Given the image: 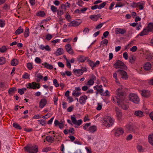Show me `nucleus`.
<instances>
[{
	"instance_id": "de8ad7c7",
	"label": "nucleus",
	"mask_w": 153,
	"mask_h": 153,
	"mask_svg": "<svg viewBox=\"0 0 153 153\" xmlns=\"http://www.w3.org/2000/svg\"><path fill=\"white\" fill-rule=\"evenodd\" d=\"M144 2L143 1L139 2V4H140L138 5L139 9L140 10H142L143 9L144 7L143 6V5H144Z\"/></svg>"
},
{
	"instance_id": "6e6552de",
	"label": "nucleus",
	"mask_w": 153,
	"mask_h": 153,
	"mask_svg": "<svg viewBox=\"0 0 153 153\" xmlns=\"http://www.w3.org/2000/svg\"><path fill=\"white\" fill-rule=\"evenodd\" d=\"M124 132L123 129L121 128H118L115 129L114 135L115 136L118 137L122 135Z\"/></svg>"
},
{
	"instance_id": "680f3d73",
	"label": "nucleus",
	"mask_w": 153,
	"mask_h": 153,
	"mask_svg": "<svg viewBox=\"0 0 153 153\" xmlns=\"http://www.w3.org/2000/svg\"><path fill=\"white\" fill-rule=\"evenodd\" d=\"M69 133H71L72 134H74V130L73 128H70L68 130Z\"/></svg>"
},
{
	"instance_id": "13d9d810",
	"label": "nucleus",
	"mask_w": 153,
	"mask_h": 153,
	"mask_svg": "<svg viewBox=\"0 0 153 153\" xmlns=\"http://www.w3.org/2000/svg\"><path fill=\"white\" fill-rule=\"evenodd\" d=\"M139 2L136 3L135 2H133L132 4H131V6L133 8L136 7H137Z\"/></svg>"
},
{
	"instance_id": "338daca9",
	"label": "nucleus",
	"mask_w": 153,
	"mask_h": 153,
	"mask_svg": "<svg viewBox=\"0 0 153 153\" xmlns=\"http://www.w3.org/2000/svg\"><path fill=\"white\" fill-rule=\"evenodd\" d=\"M123 57L126 59H128V53L126 52H125L123 54Z\"/></svg>"
},
{
	"instance_id": "79ce46f5",
	"label": "nucleus",
	"mask_w": 153,
	"mask_h": 153,
	"mask_svg": "<svg viewBox=\"0 0 153 153\" xmlns=\"http://www.w3.org/2000/svg\"><path fill=\"white\" fill-rule=\"evenodd\" d=\"M51 10L54 13L57 12L58 10L57 7L53 5H52L51 6Z\"/></svg>"
},
{
	"instance_id": "b1692460",
	"label": "nucleus",
	"mask_w": 153,
	"mask_h": 153,
	"mask_svg": "<svg viewBox=\"0 0 153 153\" xmlns=\"http://www.w3.org/2000/svg\"><path fill=\"white\" fill-rule=\"evenodd\" d=\"M97 128L96 126H90L88 129V131L90 132L93 133L97 131Z\"/></svg>"
},
{
	"instance_id": "9b49d317",
	"label": "nucleus",
	"mask_w": 153,
	"mask_h": 153,
	"mask_svg": "<svg viewBox=\"0 0 153 153\" xmlns=\"http://www.w3.org/2000/svg\"><path fill=\"white\" fill-rule=\"evenodd\" d=\"M115 33L116 34H123L126 32V29H121L120 28H118L116 29Z\"/></svg>"
},
{
	"instance_id": "09e8293b",
	"label": "nucleus",
	"mask_w": 153,
	"mask_h": 153,
	"mask_svg": "<svg viewBox=\"0 0 153 153\" xmlns=\"http://www.w3.org/2000/svg\"><path fill=\"white\" fill-rule=\"evenodd\" d=\"M137 149L139 152H143V150L142 148V147L141 145H138L137 146Z\"/></svg>"
},
{
	"instance_id": "8fccbe9b",
	"label": "nucleus",
	"mask_w": 153,
	"mask_h": 153,
	"mask_svg": "<svg viewBox=\"0 0 153 153\" xmlns=\"http://www.w3.org/2000/svg\"><path fill=\"white\" fill-rule=\"evenodd\" d=\"M71 119L72 120V123L74 124H76L77 120L75 117L71 116Z\"/></svg>"
},
{
	"instance_id": "49530a36",
	"label": "nucleus",
	"mask_w": 153,
	"mask_h": 153,
	"mask_svg": "<svg viewBox=\"0 0 153 153\" xmlns=\"http://www.w3.org/2000/svg\"><path fill=\"white\" fill-rule=\"evenodd\" d=\"M67 7L66 5L65 4H62L61 6L59 7V9L61 8L62 10H63L65 12L66 10V7Z\"/></svg>"
},
{
	"instance_id": "f257e3e1",
	"label": "nucleus",
	"mask_w": 153,
	"mask_h": 153,
	"mask_svg": "<svg viewBox=\"0 0 153 153\" xmlns=\"http://www.w3.org/2000/svg\"><path fill=\"white\" fill-rule=\"evenodd\" d=\"M25 150L29 153H36L38 151V148L37 146H26L24 147Z\"/></svg>"
},
{
	"instance_id": "f8f14e48",
	"label": "nucleus",
	"mask_w": 153,
	"mask_h": 153,
	"mask_svg": "<svg viewBox=\"0 0 153 153\" xmlns=\"http://www.w3.org/2000/svg\"><path fill=\"white\" fill-rule=\"evenodd\" d=\"M87 99V97L86 95H84L80 97L79 99V103L82 105L85 104Z\"/></svg>"
},
{
	"instance_id": "72a5a7b5",
	"label": "nucleus",
	"mask_w": 153,
	"mask_h": 153,
	"mask_svg": "<svg viewBox=\"0 0 153 153\" xmlns=\"http://www.w3.org/2000/svg\"><path fill=\"white\" fill-rule=\"evenodd\" d=\"M148 140L149 143L153 146V134L149 136Z\"/></svg>"
},
{
	"instance_id": "7c9ffc66",
	"label": "nucleus",
	"mask_w": 153,
	"mask_h": 153,
	"mask_svg": "<svg viewBox=\"0 0 153 153\" xmlns=\"http://www.w3.org/2000/svg\"><path fill=\"white\" fill-rule=\"evenodd\" d=\"M136 60L135 57L133 55L130 56L129 58V62L131 63H134Z\"/></svg>"
},
{
	"instance_id": "864d4df0",
	"label": "nucleus",
	"mask_w": 153,
	"mask_h": 153,
	"mask_svg": "<svg viewBox=\"0 0 153 153\" xmlns=\"http://www.w3.org/2000/svg\"><path fill=\"white\" fill-rule=\"evenodd\" d=\"M52 38V36L51 34H48L46 36V39L48 40H50Z\"/></svg>"
},
{
	"instance_id": "c85d7f7f",
	"label": "nucleus",
	"mask_w": 153,
	"mask_h": 153,
	"mask_svg": "<svg viewBox=\"0 0 153 153\" xmlns=\"http://www.w3.org/2000/svg\"><path fill=\"white\" fill-rule=\"evenodd\" d=\"M18 61L16 59H13L11 62V65L12 66H16L18 64Z\"/></svg>"
},
{
	"instance_id": "423d86ee",
	"label": "nucleus",
	"mask_w": 153,
	"mask_h": 153,
	"mask_svg": "<svg viewBox=\"0 0 153 153\" xmlns=\"http://www.w3.org/2000/svg\"><path fill=\"white\" fill-rule=\"evenodd\" d=\"M117 72L119 73L122 76L121 78L126 80L128 79V77L127 72L123 69H118Z\"/></svg>"
},
{
	"instance_id": "37998d69",
	"label": "nucleus",
	"mask_w": 153,
	"mask_h": 153,
	"mask_svg": "<svg viewBox=\"0 0 153 153\" xmlns=\"http://www.w3.org/2000/svg\"><path fill=\"white\" fill-rule=\"evenodd\" d=\"M53 83L54 85L56 87H58L59 85V84L57 80L56 79H54L53 80Z\"/></svg>"
},
{
	"instance_id": "4d7b16f0",
	"label": "nucleus",
	"mask_w": 153,
	"mask_h": 153,
	"mask_svg": "<svg viewBox=\"0 0 153 153\" xmlns=\"http://www.w3.org/2000/svg\"><path fill=\"white\" fill-rule=\"evenodd\" d=\"M5 25V21L0 19V27H3Z\"/></svg>"
},
{
	"instance_id": "dca6fc26",
	"label": "nucleus",
	"mask_w": 153,
	"mask_h": 153,
	"mask_svg": "<svg viewBox=\"0 0 153 153\" xmlns=\"http://www.w3.org/2000/svg\"><path fill=\"white\" fill-rule=\"evenodd\" d=\"M134 115L139 118L141 117L144 116L143 112L140 110L135 111L134 113Z\"/></svg>"
},
{
	"instance_id": "c9c22d12",
	"label": "nucleus",
	"mask_w": 153,
	"mask_h": 153,
	"mask_svg": "<svg viewBox=\"0 0 153 153\" xmlns=\"http://www.w3.org/2000/svg\"><path fill=\"white\" fill-rule=\"evenodd\" d=\"M13 126L15 128L19 129H21L22 128L21 126L18 124L17 123H13Z\"/></svg>"
},
{
	"instance_id": "a19ab883",
	"label": "nucleus",
	"mask_w": 153,
	"mask_h": 153,
	"mask_svg": "<svg viewBox=\"0 0 153 153\" xmlns=\"http://www.w3.org/2000/svg\"><path fill=\"white\" fill-rule=\"evenodd\" d=\"M87 62H88V64L89 65L92 67V70L94 69V62L92 61H91L89 59H88L87 60Z\"/></svg>"
},
{
	"instance_id": "052dcab7",
	"label": "nucleus",
	"mask_w": 153,
	"mask_h": 153,
	"mask_svg": "<svg viewBox=\"0 0 153 153\" xmlns=\"http://www.w3.org/2000/svg\"><path fill=\"white\" fill-rule=\"evenodd\" d=\"M46 140L48 142H51L52 137L50 136H48L46 137Z\"/></svg>"
},
{
	"instance_id": "6e6d98bb",
	"label": "nucleus",
	"mask_w": 153,
	"mask_h": 153,
	"mask_svg": "<svg viewBox=\"0 0 153 153\" xmlns=\"http://www.w3.org/2000/svg\"><path fill=\"white\" fill-rule=\"evenodd\" d=\"M91 124V123L85 124V125L83 127V129L85 130L86 129L88 128V127L90 126Z\"/></svg>"
},
{
	"instance_id": "58836bf2",
	"label": "nucleus",
	"mask_w": 153,
	"mask_h": 153,
	"mask_svg": "<svg viewBox=\"0 0 153 153\" xmlns=\"http://www.w3.org/2000/svg\"><path fill=\"white\" fill-rule=\"evenodd\" d=\"M57 14L58 16H61V15L64 14L65 11L63 10H57Z\"/></svg>"
},
{
	"instance_id": "9d476101",
	"label": "nucleus",
	"mask_w": 153,
	"mask_h": 153,
	"mask_svg": "<svg viewBox=\"0 0 153 153\" xmlns=\"http://www.w3.org/2000/svg\"><path fill=\"white\" fill-rule=\"evenodd\" d=\"M115 111L116 112V115L118 120H120L121 119L122 114L120 110L117 107L115 108Z\"/></svg>"
},
{
	"instance_id": "393cba45",
	"label": "nucleus",
	"mask_w": 153,
	"mask_h": 153,
	"mask_svg": "<svg viewBox=\"0 0 153 153\" xmlns=\"http://www.w3.org/2000/svg\"><path fill=\"white\" fill-rule=\"evenodd\" d=\"M17 91V89L16 87H13L10 88L8 91L9 94L12 95L14 94L15 92Z\"/></svg>"
},
{
	"instance_id": "603ef678",
	"label": "nucleus",
	"mask_w": 153,
	"mask_h": 153,
	"mask_svg": "<svg viewBox=\"0 0 153 153\" xmlns=\"http://www.w3.org/2000/svg\"><path fill=\"white\" fill-rule=\"evenodd\" d=\"M35 61L36 63L40 64L41 63L42 60L39 58L37 57L35 58Z\"/></svg>"
},
{
	"instance_id": "7ed1b4c3",
	"label": "nucleus",
	"mask_w": 153,
	"mask_h": 153,
	"mask_svg": "<svg viewBox=\"0 0 153 153\" xmlns=\"http://www.w3.org/2000/svg\"><path fill=\"white\" fill-rule=\"evenodd\" d=\"M129 100L130 101L137 104L139 103L140 101L138 96L134 93H131L129 94Z\"/></svg>"
},
{
	"instance_id": "ddd939ff",
	"label": "nucleus",
	"mask_w": 153,
	"mask_h": 153,
	"mask_svg": "<svg viewBox=\"0 0 153 153\" xmlns=\"http://www.w3.org/2000/svg\"><path fill=\"white\" fill-rule=\"evenodd\" d=\"M47 102V100L43 98L41 100L39 103V107L41 108H43L46 104Z\"/></svg>"
},
{
	"instance_id": "0e129e2a",
	"label": "nucleus",
	"mask_w": 153,
	"mask_h": 153,
	"mask_svg": "<svg viewBox=\"0 0 153 153\" xmlns=\"http://www.w3.org/2000/svg\"><path fill=\"white\" fill-rule=\"evenodd\" d=\"M137 47L136 46H134L130 49V50L132 52H135L137 50Z\"/></svg>"
},
{
	"instance_id": "e433bc0d",
	"label": "nucleus",
	"mask_w": 153,
	"mask_h": 153,
	"mask_svg": "<svg viewBox=\"0 0 153 153\" xmlns=\"http://www.w3.org/2000/svg\"><path fill=\"white\" fill-rule=\"evenodd\" d=\"M7 50V48H6L5 46H3L0 48V52L1 53H4Z\"/></svg>"
},
{
	"instance_id": "774afa93",
	"label": "nucleus",
	"mask_w": 153,
	"mask_h": 153,
	"mask_svg": "<svg viewBox=\"0 0 153 153\" xmlns=\"http://www.w3.org/2000/svg\"><path fill=\"white\" fill-rule=\"evenodd\" d=\"M84 2L81 0H79L78 1V2L77 3V4L80 6L82 7V4H84Z\"/></svg>"
},
{
	"instance_id": "e2e57ef3",
	"label": "nucleus",
	"mask_w": 153,
	"mask_h": 153,
	"mask_svg": "<svg viewBox=\"0 0 153 153\" xmlns=\"http://www.w3.org/2000/svg\"><path fill=\"white\" fill-rule=\"evenodd\" d=\"M22 78L25 79H29V75L27 73H26L23 75Z\"/></svg>"
},
{
	"instance_id": "69168bd1",
	"label": "nucleus",
	"mask_w": 153,
	"mask_h": 153,
	"mask_svg": "<svg viewBox=\"0 0 153 153\" xmlns=\"http://www.w3.org/2000/svg\"><path fill=\"white\" fill-rule=\"evenodd\" d=\"M74 109V106L73 105L69 107L67 109V111L68 112H71Z\"/></svg>"
},
{
	"instance_id": "c756f323",
	"label": "nucleus",
	"mask_w": 153,
	"mask_h": 153,
	"mask_svg": "<svg viewBox=\"0 0 153 153\" xmlns=\"http://www.w3.org/2000/svg\"><path fill=\"white\" fill-rule=\"evenodd\" d=\"M23 30L22 28L20 26L18 29L16 30L15 33L16 35H19L23 32Z\"/></svg>"
},
{
	"instance_id": "f3484780",
	"label": "nucleus",
	"mask_w": 153,
	"mask_h": 153,
	"mask_svg": "<svg viewBox=\"0 0 153 153\" xmlns=\"http://www.w3.org/2000/svg\"><path fill=\"white\" fill-rule=\"evenodd\" d=\"M141 94L142 96L146 98L148 97L150 95V92L149 91L145 90H142Z\"/></svg>"
},
{
	"instance_id": "2eb2a0df",
	"label": "nucleus",
	"mask_w": 153,
	"mask_h": 153,
	"mask_svg": "<svg viewBox=\"0 0 153 153\" xmlns=\"http://www.w3.org/2000/svg\"><path fill=\"white\" fill-rule=\"evenodd\" d=\"M101 16L100 14L97 15H92L90 16V18L93 20L94 21H96L98 20L99 18Z\"/></svg>"
},
{
	"instance_id": "a18cd8bd",
	"label": "nucleus",
	"mask_w": 153,
	"mask_h": 153,
	"mask_svg": "<svg viewBox=\"0 0 153 153\" xmlns=\"http://www.w3.org/2000/svg\"><path fill=\"white\" fill-rule=\"evenodd\" d=\"M106 22H102V23H100V24H99V25H98L96 27L95 29H99V28H101L102 27V26L104 24H105Z\"/></svg>"
},
{
	"instance_id": "473e14b6",
	"label": "nucleus",
	"mask_w": 153,
	"mask_h": 153,
	"mask_svg": "<svg viewBox=\"0 0 153 153\" xmlns=\"http://www.w3.org/2000/svg\"><path fill=\"white\" fill-rule=\"evenodd\" d=\"M36 15L38 16L44 17L45 16V13L44 11H40L37 13Z\"/></svg>"
},
{
	"instance_id": "a211bd4d",
	"label": "nucleus",
	"mask_w": 153,
	"mask_h": 153,
	"mask_svg": "<svg viewBox=\"0 0 153 153\" xmlns=\"http://www.w3.org/2000/svg\"><path fill=\"white\" fill-rule=\"evenodd\" d=\"M149 31L148 28H147V27H146L143 30V31L141 32L138 35L142 36L145 35H146L149 33Z\"/></svg>"
},
{
	"instance_id": "0eeeda50",
	"label": "nucleus",
	"mask_w": 153,
	"mask_h": 153,
	"mask_svg": "<svg viewBox=\"0 0 153 153\" xmlns=\"http://www.w3.org/2000/svg\"><path fill=\"white\" fill-rule=\"evenodd\" d=\"M123 101L124 100L120 99L117 101V102L118 105L120 106L123 109L127 110L128 108V106L124 104Z\"/></svg>"
},
{
	"instance_id": "2f4dec72",
	"label": "nucleus",
	"mask_w": 153,
	"mask_h": 153,
	"mask_svg": "<svg viewBox=\"0 0 153 153\" xmlns=\"http://www.w3.org/2000/svg\"><path fill=\"white\" fill-rule=\"evenodd\" d=\"M29 29L28 27H26L25 28L24 32V35L25 38H27L29 36Z\"/></svg>"
},
{
	"instance_id": "5fc2aeb1",
	"label": "nucleus",
	"mask_w": 153,
	"mask_h": 153,
	"mask_svg": "<svg viewBox=\"0 0 153 153\" xmlns=\"http://www.w3.org/2000/svg\"><path fill=\"white\" fill-rule=\"evenodd\" d=\"M94 83V81L91 80V79H90L87 82V85H89L90 86L92 85H93Z\"/></svg>"
},
{
	"instance_id": "f03ea898",
	"label": "nucleus",
	"mask_w": 153,
	"mask_h": 153,
	"mask_svg": "<svg viewBox=\"0 0 153 153\" xmlns=\"http://www.w3.org/2000/svg\"><path fill=\"white\" fill-rule=\"evenodd\" d=\"M114 66L116 69L120 68L123 70H126L127 68V66L124 63L120 60H117V62L114 64Z\"/></svg>"
},
{
	"instance_id": "4c0bfd02",
	"label": "nucleus",
	"mask_w": 153,
	"mask_h": 153,
	"mask_svg": "<svg viewBox=\"0 0 153 153\" xmlns=\"http://www.w3.org/2000/svg\"><path fill=\"white\" fill-rule=\"evenodd\" d=\"M38 121L40 122V124L42 126H45L46 123V122L43 119H41L40 120H38Z\"/></svg>"
},
{
	"instance_id": "6ab92c4d",
	"label": "nucleus",
	"mask_w": 153,
	"mask_h": 153,
	"mask_svg": "<svg viewBox=\"0 0 153 153\" xmlns=\"http://www.w3.org/2000/svg\"><path fill=\"white\" fill-rule=\"evenodd\" d=\"M152 67V65L149 62H147L145 64L143 67L144 69L146 71L150 70Z\"/></svg>"
},
{
	"instance_id": "c03bdc74",
	"label": "nucleus",
	"mask_w": 153,
	"mask_h": 153,
	"mask_svg": "<svg viewBox=\"0 0 153 153\" xmlns=\"http://www.w3.org/2000/svg\"><path fill=\"white\" fill-rule=\"evenodd\" d=\"M106 4V3L105 2H103L102 3L100 4L99 6H98V9H100L103 8Z\"/></svg>"
},
{
	"instance_id": "f704fd0d",
	"label": "nucleus",
	"mask_w": 153,
	"mask_h": 153,
	"mask_svg": "<svg viewBox=\"0 0 153 153\" xmlns=\"http://www.w3.org/2000/svg\"><path fill=\"white\" fill-rule=\"evenodd\" d=\"M6 62V59L4 57H0V65H2Z\"/></svg>"
},
{
	"instance_id": "1a4fd4ad",
	"label": "nucleus",
	"mask_w": 153,
	"mask_h": 153,
	"mask_svg": "<svg viewBox=\"0 0 153 153\" xmlns=\"http://www.w3.org/2000/svg\"><path fill=\"white\" fill-rule=\"evenodd\" d=\"M82 23V21L80 19L76 20L73 21L70 23L71 26L76 27L79 26Z\"/></svg>"
},
{
	"instance_id": "39448f33",
	"label": "nucleus",
	"mask_w": 153,
	"mask_h": 153,
	"mask_svg": "<svg viewBox=\"0 0 153 153\" xmlns=\"http://www.w3.org/2000/svg\"><path fill=\"white\" fill-rule=\"evenodd\" d=\"M40 87V84L39 83H36L35 82H33L31 83H29L27 88L29 89H35L39 88Z\"/></svg>"
},
{
	"instance_id": "3c124183",
	"label": "nucleus",
	"mask_w": 153,
	"mask_h": 153,
	"mask_svg": "<svg viewBox=\"0 0 153 153\" xmlns=\"http://www.w3.org/2000/svg\"><path fill=\"white\" fill-rule=\"evenodd\" d=\"M27 68L30 70H31L33 68L32 64L31 63H27Z\"/></svg>"
},
{
	"instance_id": "412c9836",
	"label": "nucleus",
	"mask_w": 153,
	"mask_h": 153,
	"mask_svg": "<svg viewBox=\"0 0 153 153\" xmlns=\"http://www.w3.org/2000/svg\"><path fill=\"white\" fill-rule=\"evenodd\" d=\"M64 53V50L62 48H59L57 49L54 54L56 56H58Z\"/></svg>"
},
{
	"instance_id": "ea45409f",
	"label": "nucleus",
	"mask_w": 153,
	"mask_h": 153,
	"mask_svg": "<svg viewBox=\"0 0 153 153\" xmlns=\"http://www.w3.org/2000/svg\"><path fill=\"white\" fill-rule=\"evenodd\" d=\"M81 93L77 92L76 93V91H74L72 93V95L74 96H76V97H78L79 95H81Z\"/></svg>"
},
{
	"instance_id": "4468645a",
	"label": "nucleus",
	"mask_w": 153,
	"mask_h": 153,
	"mask_svg": "<svg viewBox=\"0 0 153 153\" xmlns=\"http://www.w3.org/2000/svg\"><path fill=\"white\" fill-rule=\"evenodd\" d=\"M65 48L67 51L70 54H73L74 52L71 48V46L70 44H68L65 45Z\"/></svg>"
},
{
	"instance_id": "a878e982",
	"label": "nucleus",
	"mask_w": 153,
	"mask_h": 153,
	"mask_svg": "<svg viewBox=\"0 0 153 153\" xmlns=\"http://www.w3.org/2000/svg\"><path fill=\"white\" fill-rule=\"evenodd\" d=\"M73 71L75 74L76 75L80 76L82 75L83 74V72L82 71V70L74 69Z\"/></svg>"
},
{
	"instance_id": "cd10ccee",
	"label": "nucleus",
	"mask_w": 153,
	"mask_h": 153,
	"mask_svg": "<svg viewBox=\"0 0 153 153\" xmlns=\"http://www.w3.org/2000/svg\"><path fill=\"white\" fill-rule=\"evenodd\" d=\"M126 127L130 131L133 132L134 131V126L133 125H128L126 126Z\"/></svg>"
},
{
	"instance_id": "4be33fe9",
	"label": "nucleus",
	"mask_w": 153,
	"mask_h": 153,
	"mask_svg": "<svg viewBox=\"0 0 153 153\" xmlns=\"http://www.w3.org/2000/svg\"><path fill=\"white\" fill-rule=\"evenodd\" d=\"M42 65H44V68L49 69L50 70L52 69L53 68L52 65L49 64L46 62H45L44 63H42Z\"/></svg>"
},
{
	"instance_id": "bf43d9fd",
	"label": "nucleus",
	"mask_w": 153,
	"mask_h": 153,
	"mask_svg": "<svg viewBox=\"0 0 153 153\" xmlns=\"http://www.w3.org/2000/svg\"><path fill=\"white\" fill-rule=\"evenodd\" d=\"M113 76L114 78L115 79V81L117 83H119V81L118 80L117 77V74L116 73H114L113 74Z\"/></svg>"
},
{
	"instance_id": "20e7f679",
	"label": "nucleus",
	"mask_w": 153,
	"mask_h": 153,
	"mask_svg": "<svg viewBox=\"0 0 153 153\" xmlns=\"http://www.w3.org/2000/svg\"><path fill=\"white\" fill-rule=\"evenodd\" d=\"M104 121V125H105V126L108 127L112 126L114 122L113 119L109 117H108L106 118H105Z\"/></svg>"
},
{
	"instance_id": "5701e85b",
	"label": "nucleus",
	"mask_w": 153,
	"mask_h": 153,
	"mask_svg": "<svg viewBox=\"0 0 153 153\" xmlns=\"http://www.w3.org/2000/svg\"><path fill=\"white\" fill-rule=\"evenodd\" d=\"M124 93L123 91L118 92L117 93V95L119 96V98H117V100L121 99L124 100L125 99V97L124 96Z\"/></svg>"
},
{
	"instance_id": "aec40b11",
	"label": "nucleus",
	"mask_w": 153,
	"mask_h": 153,
	"mask_svg": "<svg viewBox=\"0 0 153 153\" xmlns=\"http://www.w3.org/2000/svg\"><path fill=\"white\" fill-rule=\"evenodd\" d=\"M87 58V57H85L83 56L80 55L78 56L77 59L79 62H83L86 60Z\"/></svg>"
},
{
	"instance_id": "bb28decb",
	"label": "nucleus",
	"mask_w": 153,
	"mask_h": 153,
	"mask_svg": "<svg viewBox=\"0 0 153 153\" xmlns=\"http://www.w3.org/2000/svg\"><path fill=\"white\" fill-rule=\"evenodd\" d=\"M147 27L149 32H153V23H149Z\"/></svg>"
}]
</instances>
